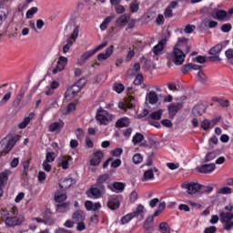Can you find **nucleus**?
Returning <instances> with one entry per match:
<instances>
[{"mask_svg":"<svg viewBox=\"0 0 233 233\" xmlns=\"http://www.w3.org/2000/svg\"><path fill=\"white\" fill-rule=\"evenodd\" d=\"M21 140V136L9 137L0 142V157L3 154H8L15 147V143Z\"/></svg>","mask_w":233,"mask_h":233,"instance_id":"nucleus-1","label":"nucleus"},{"mask_svg":"<svg viewBox=\"0 0 233 233\" xmlns=\"http://www.w3.org/2000/svg\"><path fill=\"white\" fill-rule=\"evenodd\" d=\"M12 214L9 213L5 217V223L7 227H19L25 223V215L15 214V209H13Z\"/></svg>","mask_w":233,"mask_h":233,"instance_id":"nucleus-2","label":"nucleus"},{"mask_svg":"<svg viewBox=\"0 0 233 233\" xmlns=\"http://www.w3.org/2000/svg\"><path fill=\"white\" fill-rule=\"evenodd\" d=\"M225 210H228V212H221L220 213V218L224 225L225 230H230L233 228V206L228 205L225 207Z\"/></svg>","mask_w":233,"mask_h":233,"instance_id":"nucleus-3","label":"nucleus"},{"mask_svg":"<svg viewBox=\"0 0 233 233\" xmlns=\"http://www.w3.org/2000/svg\"><path fill=\"white\" fill-rule=\"evenodd\" d=\"M167 57L169 61H172L174 65L177 66H181L185 63V57H187V55L185 52H183L181 49H176L173 47L172 52L168 53L167 55Z\"/></svg>","mask_w":233,"mask_h":233,"instance_id":"nucleus-4","label":"nucleus"},{"mask_svg":"<svg viewBox=\"0 0 233 233\" xmlns=\"http://www.w3.org/2000/svg\"><path fill=\"white\" fill-rule=\"evenodd\" d=\"M114 115L110 114L108 111L101 108L97 109L96 119L99 125L106 127V125H110V123L114 121Z\"/></svg>","mask_w":233,"mask_h":233,"instance_id":"nucleus-5","label":"nucleus"},{"mask_svg":"<svg viewBox=\"0 0 233 233\" xmlns=\"http://www.w3.org/2000/svg\"><path fill=\"white\" fill-rule=\"evenodd\" d=\"M68 65V58L65 56H60L56 61L53 62L51 70L52 74L55 76L63 72L66 66Z\"/></svg>","mask_w":233,"mask_h":233,"instance_id":"nucleus-6","label":"nucleus"},{"mask_svg":"<svg viewBox=\"0 0 233 233\" xmlns=\"http://www.w3.org/2000/svg\"><path fill=\"white\" fill-rule=\"evenodd\" d=\"M184 190H187V194H196L201 190V185L196 182H184L181 185Z\"/></svg>","mask_w":233,"mask_h":233,"instance_id":"nucleus-7","label":"nucleus"},{"mask_svg":"<svg viewBox=\"0 0 233 233\" xmlns=\"http://www.w3.org/2000/svg\"><path fill=\"white\" fill-rule=\"evenodd\" d=\"M103 190H105L103 186H100V187L93 186L89 190H87L86 194L88 198H92V199H99V198L103 196Z\"/></svg>","mask_w":233,"mask_h":233,"instance_id":"nucleus-8","label":"nucleus"},{"mask_svg":"<svg viewBox=\"0 0 233 233\" xmlns=\"http://www.w3.org/2000/svg\"><path fill=\"white\" fill-rule=\"evenodd\" d=\"M175 49L181 50L182 52L188 54L190 52V46H188V39L182 37L178 38L177 43L174 46Z\"/></svg>","mask_w":233,"mask_h":233,"instance_id":"nucleus-9","label":"nucleus"},{"mask_svg":"<svg viewBox=\"0 0 233 233\" xmlns=\"http://www.w3.org/2000/svg\"><path fill=\"white\" fill-rule=\"evenodd\" d=\"M137 105V98L131 96L125 102L118 103V108L121 110H127V108H134Z\"/></svg>","mask_w":233,"mask_h":233,"instance_id":"nucleus-10","label":"nucleus"},{"mask_svg":"<svg viewBox=\"0 0 233 233\" xmlns=\"http://www.w3.org/2000/svg\"><path fill=\"white\" fill-rule=\"evenodd\" d=\"M219 121H221V117H215L211 120L205 119L201 122V128L203 130H210V128H214Z\"/></svg>","mask_w":233,"mask_h":233,"instance_id":"nucleus-11","label":"nucleus"},{"mask_svg":"<svg viewBox=\"0 0 233 233\" xmlns=\"http://www.w3.org/2000/svg\"><path fill=\"white\" fill-rule=\"evenodd\" d=\"M79 92H81L79 87H77V86L73 85L72 86L67 88V90L65 94V98L67 101H72V99H74V97H77V94H79Z\"/></svg>","mask_w":233,"mask_h":233,"instance_id":"nucleus-12","label":"nucleus"},{"mask_svg":"<svg viewBox=\"0 0 233 233\" xmlns=\"http://www.w3.org/2000/svg\"><path fill=\"white\" fill-rule=\"evenodd\" d=\"M8 0L0 1V26L3 25V21L6 20L8 15V7L6 6Z\"/></svg>","mask_w":233,"mask_h":233,"instance_id":"nucleus-13","label":"nucleus"},{"mask_svg":"<svg viewBox=\"0 0 233 233\" xmlns=\"http://www.w3.org/2000/svg\"><path fill=\"white\" fill-rule=\"evenodd\" d=\"M12 174L10 169H5L4 172L0 173V198H3V187L6 185L8 181V176Z\"/></svg>","mask_w":233,"mask_h":233,"instance_id":"nucleus-14","label":"nucleus"},{"mask_svg":"<svg viewBox=\"0 0 233 233\" xmlns=\"http://www.w3.org/2000/svg\"><path fill=\"white\" fill-rule=\"evenodd\" d=\"M121 205V200L117 196H112L107 200V207L110 210H117Z\"/></svg>","mask_w":233,"mask_h":233,"instance_id":"nucleus-15","label":"nucleus"},{"mask_svg":"<svg viewBox=\"0 0 233 233\" xmlns=\"http://www.w3.org/2000/svg\"><path fill=\"white\" fill-rule=\"evenodd\" d=\"M131 213L134 218H137L140 221H143V219H145V214H147V209L145 208V206L138 204L135 211Z\"/></svg>","mask_w":233,"mask_h":233,"instance_id":"nucleus-16","label":"nucleus"},{"mask_svg":"<svg viewBox=\"0 0 233 233\" xmlns=\"http://www.w3.org/2000/svg\"><path fill=\"white\" fill-rule=\"evenodd\" d=\"M114 54V46H111L106 49L105 53H100L97 56L98 61H106V59H110L112 57V55Z\"/></svg>","mask_w":233,"mask_h":233,"instance_id":"nucleus-17","label":"nucleus"},{"mask_svg":"<svg viewBox=\"0 0 233 233\" xmlns=\"http://www.w3.org/2000/svg\"><path fill=\"white\" fill-rule=\"evenodd\" d=\"M72 159V157L70 156H61L58 158V165L63 168V170H68L70 167V160Z\"/></svg>","mask_w":233,"mask_h":233,"instance_id":"nucleus-18","label":"nucleus"},{"mask_svg":"<svg viewBox=\"0 0 233 233\" xmlns=\"http://www.w3.org/2000/svg\"><path fill=\"white\" fill-rule=\"evenodd\" d=\"M85 207L88 212H96L99 210V208H101V203L99 202L94 203L90 200H87L85 202Z\"/></svg>","mask_w":233,"mask_h":233,"instance_id":"nucleus-19","label":"nucleus"},{"mask_svg":"<svg viewBox=\"0 0 233 233\" xmlns=\"http://www.w3.org/2000/svg\"><path fill=\"white\" fill-rule=\"evenodd\" d=\"M167 110H168L169 117H174L176 116V114H177V112H179V110H181V104L171 103L167 106Z\"/></svg>","mask_w":233,"mask_h":233,"instance_id":"nucleus-20","label":"nucleus"},{"mask_svg":"<svg viewBox=\"0 0 233 233\" xmlns=\"http://www.w3.org/2000/svg\"><path fill=\"white\" fill-rule=\"evenodd\" d=\"M104 157V154L101 151H96L94 154L93 158L90 160V165L92 167H98L101 164V161Z\"/></svg>","mask_w":233,"mask_h":233,"instance_id":"nucleus-21","label":"nucleus"},{"mask_svg":"<svg viewBox=\"0 0 233 233\" xmlns=\"http://www.w3.org/2000/svg\"><path fill=\"white\" fill-rule=\"evenodd\" d=\"M216 170V164H205L198 167L200 174H210Z\"/></svg>","mask_w":233,"mask_h":233,"instance_id":"nucleus-22","label":"nucleus"},{"mask_svg":"<svg viewBox=\"0 0 233 233\" xmlns=\"http://www.w3.org/2000/svg\"><path fill=\"white\" fill-rule=\"evenodd\" d=\"M65 127V122L63 120H58L56 122H53L49 126V132H61Z\"/></svg>","mask_w":233,"mask_h":233,"instance_id":"nucleus-23","label":"nucleus"},{"mask_svg":"<svg viewBox=\"0 0 233 233\" xmlns=\"http://www.w3.org/2000/svg\"><path fill=\"white\" fill-rule=\"evenodd\" d=\"M159 98L157 97V93L151 91L147 94L146 96V101L147 103H149V105H156Z\"/></svg>","mask_w":233,"mask_h":233,"instance_id":"nucleus-24","label":"nucleus"},{"mask_svg":"<svg viewBox=\"0 0 233 233\" xmlns=\"http://www.w3.org/2000/svg\"><path fill=\"white\" fill-rule=\"evenodd\" d=\"M107 188L113 192H123V190H125V184L123 182H114L111 186H108Z\"/></svg>","mask_w":233,"mask_h":233,"instance_id":"nucleus-25","label":"nucleus"},{"mask_svg":"<svg viewBox=\"0 0 233 233\" xmlns=\"http://www.w3.org/2000/svg\"><path fill=\"white\" fill-rule=\"evenodd\" d=\"M166 40H160L157 46L153 47V54L155 56H161L163 48H165Z\"/></svg>","mask_w":233,"mask_h":233,"instance_id":"nucleus-26","label":"nucleus"},{"mask_svg":"<svg viewBox=\"0 0 233 233\" xmlns=\"http://www.w3.org/2000/svg\"><path fill=\"white\" fill-rule=\"evenodd\" d=\"M129 21H130L129 15H122L117 18L116 25H118V26H127Z\"/></svg>","mask_w":233,"mask_h":233,"instance_id":"nucleus-27","label":"nucleus"},{"mask_svg":"<svg viewBox=\"0 0 233 233\" xmlns=\"http://www.w3.org/2000/svg\"><path fill=\"white\" fill-rule=\"evenodd\" d=\"M95 52L94 49L92 50H88L86 52H85L81 56L80 59L78 60V64L79 65H83V63H85L86 61H87V59H90V57H92V56H95Z\"/></svg>","mask_w":233,"mask_h":233,"instance_id":"nucleus-28","label":"nucleus"},{"mask_svg":"<svg viewBox=\"0 0 233 233\" xmlns=\"http://www.w3.org/2000/svg\"><path fill=\"white\" fill-rule=\"evenodd\" d=\"M72 178H61L59 181V187L60 188H63V190H66L72 187Z\"/></svg>","mask_w":233,"mask_h":233,"instance_id":"nucleus-29","label":"nucleus"},{"mask_svg":"<svg viewBox=\"0 0 233 233\" xmlns=\"http://www.w3.org/2000/svg\"><path fill=\"white\" fill-rule=\"evenodd\" d=\"M206 110H207V107H205L204 105L196 106L193 108V115L194 116H203V114H205Z\"/></svg>","mask_w":233,"mask_h":233,"instance_id":"nucleus-30","label":"nucleus"},{"mask_svg":"<svg viewBox=\"0 0 233 233\" xmlns=\"http://www.w3.org/2000/svg\"><path fill=\"white\" fill-rule=\"evenodd\" d=\"M113 19H114V16L106 17L99 25L100 30H102V32H105V30H106V28L108 27V25H110Z\"/></svg>","mask_w":233,"mask_h":233,"instance_id":"nucleus-31","label":"nucleus"},{"mask_svg":"<svg viewBox=\"0 0 233 233\" xmlns=\"http://www.w3.org/2000/svg\"><path fill=\"white\" fill-rule=\"evenodd\" d=\"M72 218L76 222L85 221V212L83 210H78L73 214Z\"/></svg>","mask_w":233,"mask_h":233,"instance_id":"nucleus-32","label":"nucleus"},{"mask_svg":"<svg viewBox=\"0 0 233 233\" xmlns=\"http://www.w3.org/2000/svg\"><path fill=\"white\" fill-rule=\"evenodd\" d=\"M116 125L118 128H123V127H128V125H130V120L128 119V117H123V118L117 120Z\"/></svg>","mask_w":233,"mask_h":233,"instance_id":"nucleus-33","label":"nucleus"},{"mask_svg":"<svg viewBox=\"0 0 233 233\" xmlns=\"http://www.w3.org/2000/svg\"><path fill=\"white\" fill-rule=\"evenodd\" d=\"M56 157H57V153L46 151V161H47V163H54L56 161Z\"/></svg>","mask_w":233,"mask_h":233,"instance_id":"nucleus-34","label":"nucleus"},{"mask_svg":"<svg viewBox=\"0 0 233 233\" xmlns=\"http://www.w3.org/2000/svg\"><path fill=\"white\" fill-rule=\"evenodd\" d=\"M215 19H218V21H223L228 17V14L226 11L219 10L215 13Z\"/></svg>","mask_w":233,"mask_h":233,"instance_id":"nucleus-35","label":"nucleus"},{"mask_svg":"<svg viewBox=\"0 0 233 233\" xmlns=\"http://www.w3.org/2000/svg\"><path fill=\"white\" fill-rule=\"evenodd\" d=\"M223 50V44H218L209 50L210 56H218Z\"/></svg>","mask_w":233,"mask_h":233,"instance_id":"nucleus-36","label":"nucleus"},{"mask_svg":"<svg viewBox=\"0 0 233 233\" xmlns=\"http://www.w3.org/2000/svg\"><path fill=\"white\" fill-rule=\"evenodd\" d=\"M161 116H163V110L159 109L151 113L149 115V119H153L154 121H159V119H161Z\"/></svg>","mask_w":233,"mask_h":233,"instance_id":"nucleus-37","label":"nucleus"},{"mask_svg":"<svg viewBox=\"0 0 233 233\" xmlns=\"http://www.w3.org/2000/svg\"><path fill=\"white\" fill-rule=\"evenodd\" d=\"M150 179H154V170L148 169L144 172V176L142 177V181H149Z\"/></svg>","mask_w":233,"mask_h":233,"instance_id":"nucleus-38","label":"nucleus"},{"mask_svg":"<svg viewBox=\"0 0 233 233\" xmlns=\"http://www.w3.org/2000/svg\"><path fill=\"white\" fill-rule=\"evenodd\" d=\"M134 215L133 213H128L126 216L121 218L120 223L121 225H127V223H130V221H132V219H134Z\"/></svg>","mask_w":233,"mask_h":233,"instance_id":"nucleus-39","label":"nucleus"},{"mask_svg":"<svg viewBox=\"0 0 233 233\" xmlns=\"http://www.w3.org/2000/svg\"><path fill=\"white\" fill-rule=\"evenodd\" d=\"M202 24L206 28H216V26H218V22L214 20L206 19V20H203Z\"/></svg>","mask_w":233,"mask_h":233,"instance_id":"nucleus-40","label":"nucleus"},{"mask_svg":"<svg viewBox=\"0 0 233 233\" xmlns=\"http://www.w3.org/2000/svg\"><path fill=\"white\" fill-rule=\"evenodd\" d=\"M25 89H21L19 94L16 96L15 101H14V106H19V103H21L23 97H25Z\"/></svg>","mask_w":233,"mask_h":233,"instance_id":"nucleus-41","label":"nucleus"},{"mask_svg":"<svg viewBox=\"0 0 233 233\" xmlns=\"http://www.w3.org/2000/svg\"><path fill=\"white\" fill-rule=\"evenodd\" d=\"M145 139V137L140 134V133H137L132 139V142L134 143V145H139L140 143H143V140Z\"/></svg>","mask_w":233,"mask_h":233,"instance_id":"nucleus-42","label":"nucleus"},{"mask_svg":"<svg viewBox=\"0 0 233 233\" xmlns=\"http://www.w3.org/2000/svg\"><path fill=\"white\" fill-rule=\"evenodd\" d=\"M73 46L74 41H72V39L67 38L66 45H64L63 46V54H68V52H70V48H72Z\"/></svg>","mask_w":233,"mask_h":233,"instance_id":"nucleus-43","label":"nucleus"},{"mask_svg":"<svg viewBox=\"0 0 233 233\" xmlns=\"http://www.w3.org/2000/svg\"><path fill=\"white\" fill-rule=\"evenodd\" d=\"M66 193L58 192L55 195V201H56V203H63V201H66Z\"/></svg>","mask_w":233,"mask_h":233,"instance_id":"nucleus-44","label":"nucleus"},{"mask_svg":"<svg viewBox=\"0 0 233 233\" xmlns=\"http://www.w3.org/2000/svg\"><path fill=\"white\" fill-rule=\"evenodd\" d=\"M154 227V217H147L145 223H144V228L148 230V228H152Z\"/></svg>","mask_w":233,"mask_h":233,"instance_id":"nucleus-45","label":"nucleus"},{"mask_svg":"<svg viewBox=\"0 0 233 233\" xmlns=\"http://www.w3.org/2000/svg\"><path fill=\"white\" fill-rule=\"evenodd\" d=\"M216 157H218V153L216 151H212L206 155L204 161L206 163H208L209 161H213V159H216Z\"/></svg>","mask_w":233,"mask_h":233,"instance_id":"nucleus-46","label":"nucleus"},{"mask_svg":"<svg viewBox=\"0 0 233 233\" xmlns=\"http://www.w3.org/2000/svg\"><path fill=\"white\" fill-rule=\"evenodd\" d=\"M38 10L39 9L37 7H32V8L28 9L25 14V17L27 19H32V17H34V15H35V14H37Z\"/></svg>","mask_w":233,"mask_h":233,"instance_id":"nucleus-47","label":"nucleus"},{"mask_svg":"<svg viewBox=\"0 0 233 233\" xmlns=\"http://www.w3.org/2000/svg\"><path fill=\"white\" fill-rule=\"evenodd\" d=\"M77 37H79V26H76L70 35L69 38L67 39H71V41H73L74 43H76V39H77Z\"/></svg>","mask_w":233,"mask_h":233,"instance_id":"nucleus-48","label":"nucleus"},{"mask_svg":"<svg viewBox=\"0 0 233 233\" xmlns=\"http://www.w3.org/2000/svg\"><path fill=\"white\" fill-rule=\"evenodd\" d=\"M159 228L161 233H170V227L167 222H161L159 225Z\"/></svg>","mask_w":233,"mask_h":233,"instance_id":"nucleus-49","label":"nucleus"},{"mask_svg":"<svg viewBox=\"0 0 233 233\" xmlns=\"http://www.w3.org/2000/svg\"><path fill=\"white\" fill-rule=\"evenodd\" d=\"M30 121H32V117L30 116L25 117L24 120L18 125V127L21 129L26 128V127L30 125Z\"/></svg>","mask_w":233,"mask_h":233,"instance_id":"nucleus-50","label":"nucleus"},{"mask_svg":"<svg viewBox=\"0 0 233 233\" xmlns=\"http://www.w3.org/2000/svg\"><path fill=\"white\" fill-rule=\"evenodd\" d=\"M69 210V204L64 203L57 206V212L65 213L68 212Z\"/></svg>","mask_w":233,"mask_h":233,"instance_id":"nucleus-51","label":"nucleus"},{"mask_svg":"<svg viewBox=\"0 0 233 233\" xmlns=\"http://www.w3.org/2000/svg\"><path fill=\"white\" fill-rule=\"evenodd\" d=\"M113 90H115L116 94H121L125 90V86L123 84L116 83L113 86Z\"/></svg>","mask_w":233,"mask_h":233,"instance_id":"nucleus-52","label":"nucleus"},{"mask_svg":"<svg viewBox=\"0 0 233 233\" xmlns=\"http://www.w3.org/2000/svg\"><path fill=\"white\" fill-rule=\"evenodd\" d=\"M133 163L135 165H139V163H143V156L141 154L137 153L133 156Z\"/></svg>","mask_w":233,"mask_h":233,"instance_id":"nucleus-53","label":"nucleus"},{"mask_svg":"<svg viewBox=\"0 0 233 233\" xmlns=\"http://www.w3.org/2000/svg\"><path fill=\"white\" fill-rule=\"evenodd\" d=\"M10 97H12V92H8L3 96V98L0 101V106L6 105Z\"/></svg>","mask_w":233,"mask_h":233,"instance_id":"nucleus-54","label":"nucleus"},{"mask_svg":"<svg viewBox=\"0 0 233 233\" xmlns=\"http://www.w3.org/2000/svg\"><path fill=\"white\" fill-rule=\"evenodd\" d=\"M108 174L101 175L97 178V185H103V183H106V181H108Z\"/></svg>","mask_w":233,"mask_h":233,"instance_id":"nucleus-55","label":"nucleus"},{"mask_svg":"<svg viewBox=\"0 0 233 233\" xmlns=\"http://www.w3.org/2000/svg\"><path fill=\"white\" fill-rule=\"evenodd\" d=\"M197 79L198 81H200L201 83H205V81H207V76L205 75V73L203 71H198V75H197Z\"/></svg>","mask_w":233,"mask_h":233,"instance_id":"nucleus-56","label":"nucleus"},{"mask_svg":"<svg viewBox=\"0 0 233 233\" xmlns=\"http://www.w3.org/2000/svg\"><path fill=\"white\" fill-rule=\"evenodd\" d=\"M130 10H131V12H133V14H135V12H137L139 10V2L134 1L130 5Z\"/></svg>","mask_w":233,"mask_h":233,"instance_id":"nucleus-57","label":"nucleus"},{"mask_svg":"<svg viewBox=\"0 0 233 233\" xmlns=\"http://www.w3.org/2000/svg\"><path fill=\"white\" fill-rule=\"evenodd\" d=\"M225 56L227 57V59H228L231 63V65H233V49H228L225 52Z\"/></svg>","mask_w":233,"mask_h":233,"instance_id":"nucleus-58","label":"nucleus"},{"mask_svg":"<svg viewBox=\"0 0 233 233\" xmlns=\"http://www.w3.org/2000/svg\"><path fill=\"white\" fill-rule=\"evenodd\" d=\"M123 154V149L121 147H117L111 151V156H114L115 157H119Z\"/></svg>","mask_w":233,"mask_h":233,"instance_id":"nucleus-59","label":"nucleus"},{"mask_svg":"<svg viewBox=\"0 0 233 233\" xmlns=\"http://www.w3.org/2000/svg\"><path fill=\"white\" fill-rule=\"evenodd\" d=\"M218 194H232V188L228 187L218 189Z\"/></svg>","mask_w":233,"mask_h":233,"instance_id":"nucleus-60","label":"nucleus"},{"mask_svg":"<svg viewBox=\"0 0 233 233\" xmlns=\"http://www.w3.org/2000/svg\"><path fill=\"white\" fill-rule=\"evenodd\" d=\"M208 143H209V147H211V148H214V145H218V137L216 136L211 137L208 140Z\"/></svg>","mask_w":233,"mask_h":233,"instance_id":"nucleus-61","label":"nucleus"},{"mask_svg":"<svg viewBox=\"0 0 233 233\" xmlns=\"http://www.w3.org/2000/svg\"><path fill=\"white\" fill-rule=\"evenodd\" d=\"M196 30V25H186L184 32L186 34H192V32H194Z\"/></svg>","mask_w":233,"mask_h":233,"instance_id":"nucleus-62","label":"nucleus"},{"mask_svg":"<svg viewBox=\"0 0 233 233\" xmlns=\"http://www.w3.org/2000/svg\"><path fill=\"white\" fill-rule=\"evenodd\" d=\"M85 85H86V79L82 78L75 84V86H77L81 90Z\"/></svg>","mask_w":233,"mask_h":233,"instance_id":"nucleus-63","label":"nucleus"},{"mask_svg":"<svg viewBox=\"0 0 233 233\" xmlns=\"http://www.w3.org/2000/svg\"><path fill=\"white\" fill-rule=\"evenodd\" d=\"M76 136L77 139H83L85 137V131L81 128H77L76 131Z\"/></svg>","mask_w":233,"mask_h":233,"instance_id":"nucleus-64","label":"nucleus"}]
</instances>
